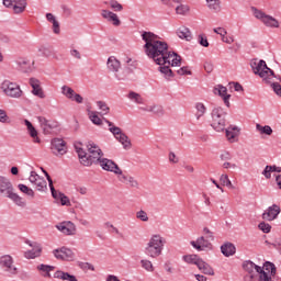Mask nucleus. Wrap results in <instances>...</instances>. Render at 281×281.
<instances>
[{
	"instance_id": "38",
	"label": "nucleus",
	"mask_w": 281,
	"mask_h": 281,
	"mask_svg": "<svg viewBox=\"0 0 281 281\" xmlns=\"http://www.w3.org/2000/svg\"><path fill=\"white\" fill-rule=\"evenodd\" d=\"M126 98L130 100V102H133L134 104H144V97L135 91H130L126 94Z\"/></svg>"
},
{
	"instance_id": "41",
	"label": "nucleus",
	"mask_w": 281,
	"mask_h": 281,
	"mask_svg": "<svg viewBox=\"0 0 281 281\" xmlns=\"http://www.w3.org/2000/svg\"><path fill=\"white\" fill-rule=\"evenodd\" d=\"M262 269H265V273H267L270 281H272L271 278L276 276V265L271 261H266Z\"/></svg>"
},
{
	"instance_id": "22",
	"label": "nucleus",
	"mask_w": 281,
	"mask_h": 281,
	"mask_svg": "<svg viewBox=\"0 0 281 281\" xmlns=\"http://www.w3.org/2000/svg\"><path fill=\"white\" fill-rule=\"evenodd\" d=\"M119 181L121 183H124L125 186H130V188H139V182L135 178L128 175H124V172L121 169V173L116 175Z\"/></svg>"
},
{
	"instance_id": "12",
	"label": "nucleus",
	"mask_w": 281,
	"mask_h": 281,
	"mask_svg": "<svg viewBox=\"0 0 281 281\" xmlns=\"http://www.w3.org/2000/svg\"><path fill=\"white\" fill-rule=\"evenodd\" d=\"M53 255L57 260H66L68 262H74L76 260V254L71 248L61 247L53 250Z\"/></svg>"
},
{
	"instance_id": "23",
	"label": "nucleus",
	"mask_w": 281,
	"mask_h": 281,
	"mask_svg": "<svg viewBox=\"0 0 281 281\" xmlns=\"http://www.w3.org/2000/svg\"><path fill=\"white\" fill-rule=\"evenodd\" d=\"M214 93H215V95H220L221 98H223L225 106H227V109H229V106H231L229 99L232 98V95L227 94V88L218 85L214 88Z\"/></svg>"
},
{
	"instance_id": "34",
	"label": "nucleus",
	"mask_w": 281,
	"mask_h": 281,
	"mask_svg": "<svg viewBox=\"0 0 281 281\" xmlns=\"http://www.w3.org/2000/svg\"><path fill=\"white\" fill-rule=\"evenodd\" d=\"M27 8L26 0H14L12 10L14 14H23V11Z\"/></svg>"
},
{
	"instance_id": "58",
	"label": "nucleus",
	"mask_w": 281,
	"mask_h": 281,
	"mask_svg": "<svg viewBox=\"0 0 281 281\" xmlns=\"http://www.w3.org/2000/svg\"><path fill=\"white\" fill-rule=\"evenodd\" d=\"M203 234L209 241L214 240V233L209 227L203 228Z\"/></svg>"
},
{
	"instance_id": "31",
	"label": "nucleus",
	"mask_w": 281,
	"mask_h": 281,
	"mask_svg": "<svg viewBox=\"0 0 281 281\" xmlns=\"http://www.w3.org/2000/svg\"><path fill=\"white\" fill-rule=\"evenodd\" d=\"M54 278H55L56 280H64V281H78V279L76 278V276L70 274L69 272L61 271V270H57V271L54 273Z\"/></svg>"
},
{
	"instance_id": "50",
	"label": "nucleus",
	"mask_w": 281,
	"mask_h": 281,
	"mask_svg": "<svg viewBox=\"0 0 281 281\" xmlns=\"http://www.w3.org/2000/svg\"><path fill=\"white\" fill-rule=\"evenodd\" d=\"M97 106L99 109V111H101V115H109V111H111V109L109 108V105L106 104V102L104 101H97Z\"/></svg>"
},
{
	"instance_id": "60",
	"label": "nucleus",
	"mask_w": 281,
	"mask_h": 281,
	"mask_svg": "<svg viewBox=\"0 0 281 281\" xmlns=\"http://www.w3.org/2000/svg\"><path fill=\"white\" fill-rule=\"evenodd\" d=\"M198 41L202 47H210V42H207V37L205 35H199Z\"/></svg>"
},
{
	"instance_id": "62",
	"label": "nucleus",
	"mask_w": 281,
	"mask_h": 281,
	"mask_svg": "<svg viewBox=\"0 0 281 281\" xmlns=\"http://www.w3.org/2000/svg\"><path fill=\"white\" fill-rule=\"evenodd\" d=\"M151 113H154V115H164V108L161 105L154 104L151 108Z\"/></svg>"
},
{
	"instance_id": "52",
	"label": "nucleus",
	"mask_w": 281,
	"mask_h": 281,
	"mask_svg": "<svg viewBox=\"0 0 281 281\" xmlns=\"http://www.w3.org/2000/svg\"><path fill=\"white\" fill-rule=\"evenodd\" d=\"M18 188L20 191L23 192V194H26V196H31L32 199H34V190H32L25 184H19Z\"/></svg>"
},
{
	"instance_id": "47",
	"label": "nucleus",
	"mask_w": 281,
	"mask_h": 281,
	"mask_svg": "<svg viewBox=\"0 0 281 281\" xmlns=\"http://www.w3.org/2000/svg\"><path fill=\"white\" fill-rule=\"evenodd\" d=\"M182 260H184L187 265H195L198 267L201 258H199L196 255H184Z\"/></svg>"
},
{
	"instance_id": "42",
	"label": "nucleus",
	"mask_w": 281,
	"mask_h": 281,
	"mask_svg": "<svg viewBox=\"0 0 281 281\" xmlns=\"http://www.w3.org/2000/svg\"><path fill=\"white\" fill-rule=\"evenodd\" d=\"M7 198L13 201V203H15V205L19 207H25V200H23V198H21L19 194L14 193V191L8 194Z\"/></svg>"
},
{
	"instance_id": "53",
	"label": "nucleus",
	"mask_w": 281,
	"mask_h": 281,
	"mask_svg": "<svg viewBox=\"0 0 281 281\" xmlns=\"http://www.w3.org/2000/svg\"><path fill=\"white\" fill-rule=\"evenodd\" d=\"M220 181L222 183V186H226V188H231V189H234V184H232V180H229V176L227 175H222L220 177Z\"/></svg>"
},
{
	"instance_id": "45",
	"label": "nucleus",
	"mask_w": 281,
	"mask_h": 281,
	"mask_svg": "<svg viewBox=\"0 0 281 281\" xmlns=\"http://www.w3.org/2000/svg\"><path fill=\"white\" fill-rule=\"evenodd\" d=\"M128 74H131L128 69H119L117 71H114V77L119 81H124L128 80Z\"/></svg>"
},
{
	"instance_id": "29",
	"label": "nucleus",
	"mask_w": 281,
	"mask_h": 281,
	"mask_svg": "<svg viewBox=\"0 0 281 281\" xmlns=\"http://www.w3.org/2000/svg\"><path fill=\"white\" fill-rule=\"evenodd\" d=\"M170 67H172V64L159 65L158 71H160V74H162V76H164V78H166V80H170V78H175V72H172V69H170Z\"/></svg>"
},
{
	"instance_id": "28",
	"label": "nucleus",
	"mask_w": 281,
	"mask_h": 281,
	"mask_svg": "<svg viewBox=\"0 0 281 281\" xmlns=\"http://www.w3.org/2000/svg\"><path fill=\"white\" fill-rule=\"evenodd\" d=\"M106 67L109 71L115 74V71L121 69L122 64L120 63V60H117L115 56H110L106 61Z\"/></svg>"
},
{
	"instance_id": "44",
	"label": "nucleus",
	"mask_w": 281,
	"mask_h": 281,
	"mask_svg": "<svg viewBox=\"0 0 281 281\" xmlns=\"http://www.w3.org/2000/svg\"><path fill=\"white\" fill-rule=\"evenodd\" d=\"M209 10L221 12V0H205Z\"/></svg>"
},
{
	"instance_id": "21",
	"label": "nucleus",
	"mask_w": 281,
	"mask_h": 281,
	"mask_svg": "<svg viewBox=\"0 0 281 281\" xmlns=\"http://www.w3.org/2000/svg\"><path fill=\"white\" fill-rule=\"evenodd\" d=\"M13 191H14V187L12 186V182L10 181V179L3 176H0V194L8 196Z\"/></svg>"
},
{
	"instance_id": "26",
	"label": "nucleus",
	"mask_w": 281,
	"mask_h": 281,
	"mask_svg": "<svg viewBox=\"0 0 281 281\" xmlns=\"http://www.w3.org/2000/svg\"><path fill=\"white\" fill-rule=\"evenodd\" d=\"M24 124L27 128V133L30 137H32L34 144H41V138L38 137V131H36V127L30 122L29 120H24Z\"/></svg>"
},
{
	"instance_id": "59",
	"label": "nucleus",
	"mask_w": 281,
	"mask_h": 281,
	"mask_svg": "<svg viewBox=\"0 0 281 281\" xmlns=\"http://www.w3.org/2000/svg\"><path fill=\"white\" fill-rule=\"evenodd\" d=\"M258 227L263 232V234H269V232H271V226L266 222L259 223Z\"/></svg>"
},
{
	"instance_id": "30",
	"label": "nucleus",
	"mask_w": 281,
	"mask_h": 281,
	"mask_svg": "<svg viewBox=\"0 0 281 281\" xmlns=\"http://www.w3.org/2000/svg\"><path fill=\"white\" fill-rule=\"evenodd\" d=\"M221 251L223 256H225L226 258H229L231 256H234V254H236V246L227 241L221 246Z\"/></svg>"
},
{
	"instance_id": "18",
	"label": "nucleus",
	"mask_w": 281,
	"mask_h": 281,
	"mask_svg": "<svg viewBox=\"0 0 281 281\" xmlns=\"http://www.w3.org/2000/svg\"><path fill=\"white\" fill-rule=\"evenodd\" d=\"M50 150L56 156L67 154V143L63 138H54L50 142Z\"/></svg>"
},
{
	"instance_id": "54",
	"label": "nucleus",
	"mask_w": 281,
	"mask_h": 281,
	"mask_svg": "<svg viewBox=\"0 0 281 281\" xmlns=\"http://www.w3.org/2000/svg\"><path fill=\"white\" fill-rule=\"evenodd\" d=\"M136 218H138V221H143V223H148V213H146L144 210H140L136 212Z\"/></svg>"
},
{
	"instance_id": "11",
	"label": "nucleus",
	"mask_w": 281,
	"mask_h": 281,
	"mask_svg": "<svg viewBox=\"0 0 281 281\" xmlns=\"http://www.w3.org/2000/svg\"><path fill=\"white\" fill-rule=\"evenodd\" d=\"M42 171L44 172V175H45V177L48 181V186L50 188L52 196L55 198L56 200L59 199L61 205H71V202L69 201V198L67 195L56 191V189L54 188V181L52 180V177H49V173H47L45 171V169H43V168H42Z\"/></svg>"
},
{
	"instance_id": "37",
	"label": "nucleus",
	"mask_w": 281,
	"mask_h": 281,
	"mask_svg": "<svg viewBox=\"0 0 281 281\" xmlns=\"http://www.w3.org/2000/svg\"><path fill=\"white\" fill-rule=\"evenodd\" d=\"M37 271L41 272L43 278H52V271H54V266L41 263L37 266Z\"/></svg>"
},
{
	"instance_id": "40",
	"label": "nucleus",
	"mask_w": 281,
	"mask_h": 281,
	"mask_svg": "<svg viewBox=\"0 0 281 281\" xmlns=\"http://www.w3.org/2000/svg\"><path fill=\"white\" fill-rule=\"evenodd\" d=\"M272 172H281V167H278L276 165H267L263 169V171L261 172V175L265 176V179H271V173Z\"/></svg>"
},
{
	"instance_id": "4",
	"label": "nucleus",
	"mask_w": 281,
	"mask_h": 281,
	"mask_svg": "<svg viewBox=\"0 0 281 281\" xmlns=\"http://www.w3.org/2000/svg\"><path fill=\"white\" fill-rule=\"evenodd\" d=\"M243 269L246 271L244 281H271L269 274L265 272V269L252 261H245L243 263Z\"/></svg>"
},
{
	"instance_id": "13",
	"label": "nucleus",
	"mask_w": 281,
	"mask_h": 281,
	"mask_svg": "<svg viewBox=\"0 0 281 281\" xmlns=\"http://www.w3.org/2000/svg\"><path fill=\"white\" fill-rule=\"evenodd\" d=\"M97 166H100L102 170H105L106 172H113V175H122V169L115 161L109 159V158H101L100 161L95 164Z\"/></svg>"
},
{
	"instance_id": "36",
	"label": "nucleus",
	"mask_w": 281,
	"mask_h": 281,
	"mask_svg": "<svg viewBox=\"0 0 281 281\" xmlns=\"http://www.w3.org/2000/svg\"><path fill=\"white\" fill-rule=\"evenodd\" d=\"M198 269L202 271L205 276H214V269L211 268L210 263L203 261V259H200L198 263Z\"/></svg>"
},
{
	"instance_id": "14",
	"label": "nucleus",
	"mask_w": 281,
	"mask_h": 281,
	"mask_svg": "<svg viewBox=\"0 0 281 281\" xmlns=\"http://www.w3.org/2000/svg\"><path fill=\"white\" fill-rule=\"evenodd\" d=\"M29 85L32 88V91H31L32 95H35V98H40V100H45L46 98L45 90H43L41 80L32 77L29 79Z\"/></svg>"
},
{
	"instance_id": "20",
	"label": "nucleus",
	"mask_w": 281,
	"mask_h": 281,
	"mask_svg": "<svg viewBox=\"0 0 281 281\" xmlns=\"http://www.w3.org/2000/svg\"><path fill=\"white\" fill-rule=\"evenodd\" d=\"M280 212V206H278V204H272L262 213V218L263 221H276Z\"/></svg>"
},
{
	"instance_id": "5",
	"label": "nucleus",
	"mask_w": 281,
	"mask_h": 281,
	"mask_svg": "<svg viewBox=\"0 0 281 281\" xmlns=\"http://www.w3.org/2000/svg\"><path fill=\"white\" fill-rule=\"evenodd\" d=\"M164 247H166V238L159 234H154L145 246V254L149 258H159L164 254Z\"/></svg>"
},
{
	"instance_id": "8",
	"label": "nucleus",
	"mask_w": 281,
	"mask_h": 281,
	"mask_svg": "<svg viewBox=\"0 0 281 281\" xmlns=\"http://www.w3.org/2000/svg\"><path fill=\"white\" fill-rule=\"evenodd\" d=\"M1 91L8 98L19 99L23 97V90H21V86L16 82H12L10 80H4L0 86Z\"/></svg>"
},
{
	"instance_id": "33",
	"label": "nucleus",
	"mask_w": 281,
	"mask_h": 281,
	"mask_svg": "<svg viewBox=\"0 0 281 281\" xmlns=\"http://www.w3.org/2000/svg\"><path fill=\"white\" fill-rule=\"evenodd\" d=\"M46 21L52 23L54 34H60V23L56 20V15L54 13H46Z\"/></svg>"
},
{
	"instance_id": "25",
	"label": "nucleus",
	"mask_w": 281,
	"mask_h": 281,
	"mask_svg": "<svg viewBox=\"0 0 281 281\" xmlns=\"http://www.w3.org/2000/svg\"><path fill=\"white\" fill-rule=\"evenodd\" d=\"M101 16L105 20L109 21V23H112L113 25H115V27L121 25V21L120 18H117V14L109 11V10H102L101 11Z\"/></svg>"
},
{
	"instance_id": "55",
	"label": "nucleus",
	"mask_w": 281,
	"mask_h": 281,
	"mask_svg": "<svg viewBox=\"0 0 281 281\" xmlns=\"http://www.w3.org/2000/svg\"><path fill=\"white\" fill-rule=\"evenodd\" d=\"M10 122V116H8V112L5 110L0 109V123L8 124Z\"/></svg>"
},
{
	"instance_id": "15",
	"label": "nucleus",
	"mask_w": 281,
	"mask_h": 281,
	"mask_svg": "<svg viewBox=\"0 0 281 281\" xmlns=\"http://www.w3.org/2000/svg\"><path fill=\"white\" fill-rule=\"evenodd\" d=\"M29 181L33 186H35V188L38 192H46L47 181L45 180V178L38 176V173H36V171H31V175L29 177Z\"/></svg>"
},
{
	"instance_id": "19",
	"label": "nucleus",
	"mask_w": 281,
	"mask_h": 281,
	"mask_svg": "<svg viewBox=\"0 0 281 281\" xmlns=\"http://www.w3.org/2000/svg\"><path fill=\"white\" fill-rule=\"evenodd\" d=\"M190 245L196 251H205V249H212V243L206 239L205 236L198 237L196 240L190 241Z\"/></svg>"
},
{
	"instance_id": "1",
	"label": "nucleus",
	"mask_w": 281,
	"mask_h": 281,
	"mask_svg": "<svg viewBox=\"0 0 281 281\" xmlns=\"http://www.w3.org/2000/svg\"><path fill=\"white\" fill-rule=\"evenodd\" d=\"M139 34L145 43L143 46L145 55L156 65H171V67L181 65V56L168 50V43L160 41L159 35L150 31H140Z\"/></svg>"
},
{
	"instance_id": "43",
	"label": "nucleus",
	"mask_w": 281,
	"mask_h": 281,
	"mask_svg": "<svg viewBox=\"0 0 281 281\" xmlns=\"http://www.w3.org/2000/svg\"><path fill=\"white\" fill-rule=\"evenodd\" d=\"M117 142H120V144H122L124 150H130L131 148V139L128 138V136L126 134H121L117 138Z\"/></svg>"
},
{
	"instance_id": "17",
	"label": "nucleus",
	"mask_w": 281,
	"mask_h": 281,
	"mask_svg": "<svg viewBox=\"0 0 281 281\" xmlns=\"http://www.w3.org/2000/svg\"><path fill=\"white\" fill-rule=\"evenodd\" d=\"M55 227L65 236H76V224H74V222L71 221L61 222L57 224Z\"/></svg>"
},
{
	"instance_id": "56",
	"label": "nucleus",
	"mask_w": 281,
	"mask_h": 281,
	"mask_svg": "<svg viewBox=\"0 0 281 281\" xmlns=\"http://www.w3.org/2000/svg\"><path fill=\"white\" fill-rule=\"evenodd\" d=\"M178 76H192V70L188 66H183L177 70Z\"/></svg>"
},
{
	"instance_id": "6",
	"label": "nucleus",
	"mask_w": 281,
	"mask_h": 281,
	"mask_svg": "<svg viewBox=\"0 0 281 281\" xmlns=\"http://www.w3.org/2000/svg\"><path fill=\"white\" fill-rule=\"evenodd\" d=\"M227 111L222 106H215L211 111V126L216 133H223L227 126Z\"/></svg>"
},
{
	"instance_id": "63",
	"label": "nucleus",
	"mask_w": 281,
	"mask_h": 281,
	"mask_svg": "<svg viewBox=\"0 0 281 281\" xmlns=\"http://www.w3.org/2000/svg\"><path fill=\"white\" fill-rule=\"evenodd\" d=\"M220 159L222 161H232V153L229 151H222L220 155Z\"/></svg>"
},
{
	"instance_id": "27",
	"label": "nucleus",
	"mask_w": 281,
	"mask_h": 281,
	"mask_svg": "<svg viewBox=\"0 0 281 281\" xmlns=\"http://www.w3.org/2000/svg\"><path fill=\"white\" fill-rule=\"evenodd\" d=\"M226 133V138L231 144H234L236 142V137H238L240 130L238 126L231 125L227 128L224 130Z\"/></svg>"
},
{
	"instance_id": "32",
	"label": "nucleus",
	"mask_w": 281,
	"mask_h": 281,
	"mask_svg": "<svg viewBox=\"0 0 281 281\" xmlns=\"http://www.w3.org/2000/svg\"><path fill=\"white\" fill-rule=\"evenodd\" d=\"M195 109V120L199 122L207 113V106L203 102H196L194 105Z\"/></svg>"
},
{
	"instance_id": "64",
	"label": "nucleus",
	"mask_w": 281,
	"mask_h": 281,
	"mask_svg": "<svg viewBox=\"0 0 281 281\" xmlns=\"http://www.w3.org/2000/svg\"><path fill=\"white\" fill-rule=\"evenodd\" d=\"M272 246L278 249V251L281 255V235L274 240V243L272 244Z\"/></svg>"
},
{
	"instance_id": "7",
	"label": "nucleus",
	"mask_w": 281,
	"mask_h": 281,
	"mask_svg": "<svg viewBox=\"0 0 281 281\" xmlns=\"http://www.w3.org/2000/svg\"><path fill=\"white\" fill-rule=\"evenodd\" d=\"M250 10L255 19L260 21L266 27H270L272 30H278V27H280V21L272 15L267 14L265 11L256 7H251Z\"/></svg>"
},
{
	"instance_id": "35",
	"label": "nucleus",
	"mask_w": 281,
	"mask_h": 281,
	"mask_svg": "<svg viewBox=\"0 0 281 281\" xmlns=\"http://www.w3.org/2000/svg\"><path fill=\"white\" fill-rule=\"evenodd\" d=\"M177 36L182 38L183 41H191L192 40V31H190L187 26H180L177 32Z\"/></svg>"
},
{
	"instance_id": "10",
	"label": "nucleus",
	"mask_w": 281,
	"mask_h": 281,
	"mask_svg": "<svg viewBox=\"0 0 281 281\" xmlns=\"http://www.w3.org/2000/svg\"><path fill=\"white\" fill-rule=\"evenodd\" d=\"M37 122L45 135H52L58 131V122L55 120H47L45 116H38Z\"/></svg>"
},
{
	"instance_id": "24",
	"label": "nucleus",
	"mask_w": 281,
	"mask_h": 281,
	"mask_svg": "<svg viewBox=\"0 0 281 281\" xmlns=\"http://www.w3.org/2000/svg\"><path fill=\"white\" fill-rule=\"evenodd\" d=\"M27 245H30V247H33L32 250H27L24 252L25 258H27L29 260H32L34 258H38V256H41L43 248L41 247V245L34 243H27Z\"/></svg>"
},
{
	"instance_id": "2",
	"label": "nucleus",
	"mask_w": 281,
	"mask_h": 281,
	"mask_svg": "<svg viewBox=\"0 0 281 281\" xmlns=\"http://www.w3.org/2000/svg\"><path fill=\"white\" fill-rule=\"evenodd\" d=\"M251 69L254 74H256V76L262 78L266 85H271L274 93L277 95H280L281 98V85L278 82H273V78H276V75L273 74V70H271V68L267 67V61L262 59L259 61H252Z\"/></svg>"
},
{
	"instance_id": "61",
	"label": "nucleus",
	"mask_w": 281,
	"mask_h": 281,
	"mask_svg": "<svg viewBox=\"0 0 281 281\" xmlns=\"http://www.w3.org/2000/svg\"><path fill=\"white\" fill-rule=\"evenodd\" d=\"M40 52L43 54V56H45L46 58H49L53 56L54 52L49 48V47H41Z\"/></svg>"
},
{
	"instance_id": "9",
	"label": "nucleus",
	"mask_w": 281,
	"mask_h": 281,
	"mask_svg": "<svg viewBox=\"0 0 281 281\" xmlns=\"http://www.w3.org/2000/svg\"><path fill=\"white\" fill-rule=\"evenodd\" d=\"M0 267L9 273V276H18L19 268L14 266V257L11 255H1L0 256Z\"/></svg>"
},
{
	"instance_id": "48",
	"label": "nucleus",
	"mask_w": 281,
	"mask_h": 281,
	"mask_svg": "<svg viewBox=\"0 0 281 281\" xmlns=\"http://www.w3.org/2000/svg\"><path fill=\"white\" fill-rule=\"evenodd\" d=\"M256 130L260 132V135H273V128H271L269 125L262 126L257 124Z\"/></svg>"
},
{
	"instance_id": "51",
	"label": "nucleus",
	"mask_w": 281,
	"mask_h": 281,
	"mask_svg": "<svg viewBox=\"0 0 281 281\" xmlns=\"http://www.w3.org/2000/svg\"><path fill=\"white\" fill-rule=\"evenodd\" d=\"M190 12V5L188 4H180L176 8V13L180 14L181 16H186Z\"/></svg>"
},
{
	"instance_id": "3",
	"label": "nucleus",
	"mask_w": 281,
	"mask_h": 281,
	"mask_svg": "<svg viewBox=\"0 0 281 281\" xmlns=\"http://www.w3.org/2000/svg\"><path fill=\"white\" fill-rule=\"evenodd\" d=\"M87 150L85 151V149L77 147L78 157L82 166H93V164H98L104 157V153H102L100 146L93 142H88Z\"/></svg>"
},
{
	"instance_id": "46",
	"label": "nucleus",
	"mask_w": 281,
	"mask_h": 281,
	"mask_svg": "<svg viewBox=\"0 0 281 281\" xmlns=\"http://www.w3.org/2000/svg\"><path fill=\"white\" fill-rule=\"evenodd\" d=\"M89 120L94 124L95 126H102V119L98 115V112L95 111H88Z\"/></svg>"
},
{
	"instance_id": "16",
	"label": "nucleus",
	"mask_w": 281,
	"mask_h": 281,
	"mask_svg": "<svg viewBox=\"0 0 281 281\" xmlns=\"http://www.w3.org/2000/svg\"><path fill=\"white\" fill-rule=\"evenodd\" d=\"M61 94H64L67 100H70V102H76L77 104H82V102H85V98H82V95L77 93L76 90L69 86L61 87Z\"/></svg>"
},
{
	"instance_id": "39",
	"label": "nucleus",
	"mask_w": 281,
	"mask_h": 281,
	"mask_svg": "<svg viewBox=\"0 0 281 281\" xmlns=\"http://www.w3.org/2000/svg\"><path fill=\"white\" fill-rule=\"evenodd\" d=\"M105 123H108L109 126V131L110 133H112V135H114L115 139H117V137H120L121 135L124 134V132H122V128H120L119 126H115V124H113V122L103 119Z\"/></svg>"
},
{
	"instance_id": "49",
	"label": "nucleus",
	"mask_w": 281,
	"mask_h": 281,
	"mask_svg": "<svg viewBox=\"0 0 281 281\" xmlns=\"http://www.w3.org/2000/svg\"><path fill=\"white\" fill-rule=\"evenodd\" d=\"M140 267L145 269V271H148L149 273H153V271H155V266H153V261L148 259L140 260Z\"/></svg>"
},
{
	"instance_id": "57",
	"label": "nucleus",
	"mask_w": 281,
	"mask_h": 281,
	"mask_svg": "<svg viewBox=\"0 0 281 281\" xmlns=\"http://www.w3.org/2000/svg\"><path fill=\"white\" fill-rule=\"evenodd\" d=\"M110 7L112 10H114V12H122V10H124V7H122V4L115 0L110 1Z\"/></svg>"
}]
</instances>
